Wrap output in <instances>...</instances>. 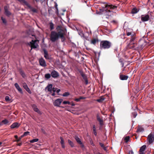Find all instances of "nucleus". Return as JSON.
<instances>
[{"mask_svg": "<svg viewBox=\"0 0 154 154\" xmlns=\"http://www.w3.org/2000/svg\"><path fill=\"white\" fill-rule=\"evenodd\" d=\"M68 142L71 147H73L74 146V144L73 142L70 140H68Z\"/></svg>", "mask_w": 154, "mask_h": 154, "instance_id": "obj_29", "label": "nucleus"}, {"mask_svg": "<svg viewBox=\"0 0 154 154\" xmlns=\"http://www.w3.org/2000/svg\"><path fill=\"white\" fill-rule=\"evenodd\" d=\"M55 95V94L54 93H53V94H52V96H54Z\"/></svg>", "mask_w": 154, "mask_h": 154, "instance_id": "obj_64", "label": "nucleus"}, {"mask_svg": "<svg viewBox=\"0 0 154 154\" xmlns=\"http://www.w3.org/2000/svg\"><path fill=\"white\" fill-rule=\"evenodd\" d=\"M117 8V6L111 5H108L106 3V15L110 16L112 14V12L111 9H113Z\"/></svg>", "mask_w": 154, "mask_h": 154, "instance_id": "obj_4", "label": "nucleus"}, {"mask_svg": "<svg viewBox=\"0 0 154 154\" xmlns=\"http://www.w3.org/2000/svg\"><path fill=\"white\" fill-rule=\"evenodd\" d=\"M52 88V85L51 84H48L46 87L45 89L47 90L48 91L51 92Z\"/></svg>", "mask_w": 154, "mask_h": 154, "instance_id": "obj_22", "label": "nucleus"}, {"mask_svg": "<svg viewBox=\"0 0 154 154\" xmlns=\"http://www.w3.org/2000/svg\"><path fill=\"white\" fill-rule=\"evenodd\" d=\"M21 138H18V139H17V140L16 141L17 142H18L19 141H20V140H21Z\"/></svg>", "mask_w": 154, "mask_h": 154, "instance_id": "obj_56", "label": "nucleus"}, {"mask_svg": "<svg viewBox=\"0 0 154 154\" xmlns=\"http://www.w3.org/2000/svg\"><path fill=\"white\" fill-rule=\"evenodd\" d=\"M148 139L149 143H152L154 140V135L153 134H150L148 136Z\"/></svg>", "mask_w": 154, "mask_h": 154, "instance_id": "obj_13", "label": "nucleus"}, {"mask_svg": "<svg viewBox=\"0 0 154 154\" xmlns=\"http://www.w3.org/2000/svg\"><path fill=\"white\" fill-rule=\"evenodd\" d=\"M5 100L7 102L9 101L10 100L9 99V97L8 96H6L5 97Z\"/></svg>", "mask_w": 154, "mask_h": 154, "instance_id": "obj_44", "label": "nucleus"}, {"mask_svg": "<svg viewBox=\"0 0 154 154\" xmlns=\"http://www.w3.org/2000/svg\"><path fill=\"white\" fill-rule=\"evenodd\" d=\"M63 104H70V102L69 101H64L63 102Z\"/></svg>", "mask_w": 154, "mask_h": 154, "instance_id": "obj_45", "label": "nucleus"}, {"mask_svg": "<svg viewBox=\"0 0 154 154\" xmlns=\"http://www.w3.org/2000/svg\"><path fill=\"white\" fill-rule=\"evenodd\" d=\"M38 141V139L37 138H35L33 139L32 140H30V142L31 143H33L35 142H37Z\"/></svg>", "mask_w": 154, "mask_h": 154, "instance_id": "obj_39", "label": "nucleus"}, {"mask_svg": "<svg viewBox=\"0 0 154 154\" xmlns=\"http://www.w3.org/2000/svg\"><path fill=\"white\" fill-rule=\"evenodd\" d=\"M127 35L128 36L130 35H131L132 36V35H133V34H132V33L131 32H127Z\"/></svg>", "mask_w": 154, "mask_h": 154, "instance_id": "obj_48", "label": "nucleus"}, {"mask_svg": "<svg viewBox=\"0 0 154 154\" xmlns=\"http://www.w3.org/2000/svg\"><path fill=\"white\" fill-rule=\"evenodd\" d=\"M144 130V128L143 127L139 125L137 127L136 132L137 133L141 132H143Z\"/></svg>", "mask_w": 154, "mask_h": 154, "instance_id": "obj_21", "label": "nucleus"}, {"mask_svg": "<svg viewBox=\"0 0 154 154\" xmlns=\"http://www.w3.org/2000/svg\"><path fill=\"white\" fill-rule=\"evenodd\" d=\"M37 41V40H32V41L29 42V45L31 47V50L33 48H37V47L38 46V45L36 44V42Z\"/></svg>", "mask_w": 154, "mask_h": 154, "instance_id": "obj_5", "label": "nucleus"}, {"mask_svg": "<svg viewBox=\"0 0 154 154\" xmlns=\"http://www.w3.org/2000/svg\"><path fill=\"white\" fill-rule=\"evenodd\" d=\"M1 19L3 23L5 24H6L7 23V21L6 19L2 17H1Z\"/></svg>", "mask_w": 154, "mask_h": 154, "instance_id": "obj_34", "label": "nucleus"}, {"mask_svg": "<svg viewBox=\"0 0 154 154\" xmlns=\"http://www.w3.org/2000/svg\"><path fill=\"white\" fill-rule=\"evenodd\" d=\"M14 137L15 139H16L17 140V139H18V137L17 135H15L14 136Z\"/></svg>", "mask_w": 154, "mask_h": 154, "instance_id": "obj_59", "label": "nucleus"}, {"mask_svg": "<svg viewBox=\"0 0 154 154\" xmlns=\"http://www.w3.org/2000/svg\"><path fill=\"white\" fill-rule=\"evenodd\" d=\"M119 62H120V63H123V59H122V58H120V59H119Z\"/></svg>", "mask_w": 154, "mask_h": 154, "instance_id": "obj_55", "label": "nucleus"}, {"mask_svg": "<svg viewBox=\"0 0 154 154\" xmlns=\"http://www.w3.org/2000/svg\"><path fill=\"white\" fill-rule=\"evenodd\" d=\"M128 78V76L123 74H121L119 75V78L121 80H127Z\"/></svg>", "mask_w": 154, "mask_h": 154, "instance_id": "obj_18", "label": "nucleus"}, {"mask_svg": "<svg viewBox=\"0 0 154 154\" xmlns=\"http://www.w3.org/2000/svg\"><path fill=\"white\" fill-rule=\"evenodd\" d=\"M5 13L6 16L9 17L11 15V13L8 10L7 6H5L4 7Z\"/></svg>", "mask_w": 154, "mask_h": 154, "instance_id": "obj_17", "label": "nucleus"}, {"mask_svg": "<svg viewBox=\"0 0 154 154\" xmlns=\"http://www.w3.org/2000/svg\"><path fill=\"white\" fill-rule=\"evenodd\" d=\"M23 88L26 90L29 94H31L32 92L29 88L28 86L26 83L23 84Z\"/></svg>", "mask_w": 154, "mask_h": 154, "instance_id": "obj_16", "label": "nucleus"}, {"mask_svg": "<svg viewBox=\"0 0 154 154\" xmlns=\"http://www.w3.org/2000/svg\"><path fill=\"white\" fill-rule=\"evenodd\" d=\"M20 3L26 5L31 11L33 13H37L38 10L31 6L30 4L25 0H17Z\"/></svg>", "mask_w": 154, "mask_h": 154, "instance_id": "obj_2", "label": "nucleus"}, {"mask_svg": "<svg viewBox=\"0 0 154 154\" xmlns=\"http://www.w3.org/2000/svg\"><path fill=\"white\" fill-rule=\"evenodd\" d=\"M2 123H3L4 124H7L8 123V121L6 119L2 120L1 122Z\"/></svg>", "mask_w": 154, "mask_h": 154, "instance_id": "obj_38", "label": "nucleus"}, {"mask_svg": "<svg viewBox=\"0 0 154 154\" xmlns=\"http://www.w3.org/2000/svg\"><path fill=\"white\" fill-rule=\"evenodd\" d=\"M100 47L101 49H105L106 48V41H102L101 42Z\"/></svg>", "mask_w": 154, "mask_h": 154, "instance_id": "obj_15", "label": "nucleus"}, {"mask_svg": "<svg viewBox=\"0 0 154 154\" xmlns=\"http://www.w3.org/2000/svg\"><path fill=\"white\" fill-rule=\"evenodd\" d=\"M60 89H58L57 91V93H58L60 92Z\"/></svg>", "mask_w": 154, "mask_h": 154, "instance_id": "obj_60", "label": "nucleus"}, {"mask_svg": "<svg viewBox=\"0 0 154 154\" xmlns=\"http://www.w3.org/2000/svg\"><path fill=\"white\" fill-rule=\"evenodd\" d=\"M51 74L49 73H47L45 75V79H48L50 78L51 77Z\"/></svg>", "mask_w": 154, "mask_h": 154, "instance_id": "obj_31", "label": "nucleus"}, {"mask_svg": "<svg viewBox=\"0 0 154 154\" xmlns=\"http://www.w3.org/2000/svg\"><path fill=\"white\" fill-rule=\"evenodd\" d=\"M61 145L62 147V148H65V146L64 144H62Z\"/></svg>", "mask_w": 154, "mask_h": 154, "instance_id": "obj_57", "label": "nucleus"}, {"mask_svg": "<svg viewBox=\"0 0 154 154\" xmlns=\"http://www.w3.org/2000/svg\"><path fill=\"white\" fill-rule=\"evenodd\" d=\"M49 26L50 31L54 29V24L52 22H51L49 23Z\"/></svg>", "mask_w": 154, "mask_h": 154, "instance_id": "obj_26", "label": "nucleus"}, {"mask_svg": "<svg viewBox=\"0 0 154 154\" xmlns=\"http://www.w3.org/2000/svg\"><path fill=\"white\" fill-rule=\"evenodd\" d=\"M97 120L99 122L100 127L103 125V120L99 117V116H97Z\"/></svg>", "mask_w": 154, "mask_h": 154, "instance_id": "obj_24", "label": "nucleus"}, {"mask_svg": "<svg viewBox=\"0 0 154 154\" xmlns=\"http://www.w3.org/2000/svg\"><path fill=\"white\" fill-rule=\"evenodd\" d=\"M74 100L76 102H79V101H80V100L79 98H76Z\"/></svg>", "mask_w": 154, "mask_h": 154, "instance_id": "obj_49", "label": "nucleus"}, {"mask_svg": "<svg viewBox=\"0 0 154 154\" xmlns=\"http://www.w3.org/2000/svg\"><path fill=\"white\" fill-rule=\"evenodd\" d=\"M97 120L99 122L100 127L103 125V120L99 117V116H97Z\"/></svg>", "mask_w": 154, "mask_h": 154, "instance_id": "obj_23", "label": "nucleus"}, {"mask_svg": "<svg viewBox=\"0 0 154 154\" xmlns=\"http://www.w3.org/2000/svg\"><path fill=\"white\" fill-rule=\"evenodd\" d=\"M57 31H52L50 34V40L52 42H54L58 40L59 38L62 41L65 39V35L67 32L66 29L65 28H62L59 26H57L56 28Z\"/></svg>", "mask_w": 154, "mask_h": 154, "instance_id": "obj_1", "label": "nucleus"}, {"mask_svg": "<svg viewBox=\"0 0 154 154\" xmlns=\"http://www.w3.org/2000/svg\"><path fill=\"white\" fill-rule=\"evenodd\" d=\"M29 131H26L25 132L24 134H23L25 136H27V135H29Z\"/></svg>", "mask_w": 154, "mask_h": 154, "instance_id": "obj_46", "label": "nucleus"}, {"mask_svg": "<svg viewBox=\"0 0 154 154\" xmlns=\"http://www.w3.org/2000/svg\"><path fill=\"white\" fill-rule=\"evenodd\" d=\"M69 95V93L68 92H65L64 93L63 96L64 97H67Z\"/></svg>", "mask_w": 154, "mask_h": 154, "instance_id": "obj_43", "label": "nucleus"}, {"mask_svg": "<svg viewBox=\"0 0 154 154\" xmlns=\"http://www.w3.org/2000/svg\"><path fill=\"white\" fill-rule=\"evenodd\" d=\"M56 88H52V91H53V92H55L56 91Z\"/></svg>", "mask_w": 154, "mask_h": 154, "instance_id": "obj_52", "label": "nucleus"}, {"mask_svg": "<svg viewBox=\"0 0 154 154\" xmlns=\"http://www.w3.org/2000/svg\"><path fill=\"white\" fill-rule=\"evenodd\" d=\"M99 11H97V13L99 14H103L106 13V4L104 5V6L102 7L101 8H100Z\"/></svg>", "mask_w": 154, "mask_h": 154, "instance_id": "obj_6", "label": "nucleus"}, {"mask_svg": "<svg viewBox=\"0 0 154 154\" xmlns=\"http://www.w3.org/2000/svg\"><path fill=\"white\" fill-rule=\"evenodd\" d=\"M139 152H140L139 154H144L143 152H140L139 151Z\"/></svg>", "mask_w": 154, "mask_h": 154, "instance_id": "obj_62", "label": "nucleus"}, {"mask_svg": "<svg viewBox=\"0 0 154 154\" xmlns=\"http://www.w3.org/2000/svg\"><path fill=\"white\" fill-rule=\"evenodd\" d=\"M106 31H108V32H106V34H109L111 32V31L110 30H108L106 29Z\"/></svg>", "mask_w": 154, "mask_h": 154, "instance_id": "obj_51", "label": "nucleus"}, {"mask_svg": "<svg viewBox=\"0 0 154 154\" xmlns=\"http://www.w3.org/2000/svg\"><path fill=\"white\" fill-rule=\"evenodd\" d=\"M99 40L97 38H94L92 39L91 41V43L94 45H95L98 42Z\"/></svg>", "mask_w": 154, "mask_h": 154, "instance_id": "obj_25", "label": "nucleus"}, {"mask_svg": "<svg viewBox=\"0 0 154 154\" xmlns=\"http://www.w3.org/2000/svg\"><path fill=\"white\" fill-rule=\"evenodd\" d=\"M99 144L105 151L106 150V147H105L104 144L101 143H99Z\"/></svg>", "mask_w": 154, "mask_h": 154, "instance_id": "obj_40", "label": "nucleus"}, {"mask_svg": "<svg viewBox=\"0 0 154 154\" xmlns=\"http://www.w3.org/2000/svg\"><path fill=\"white\" fill-rule=\"evenodd\" d=\"M79 98L80 100L82 99H85L86 98L85 97H80Z\"/></svg>", "mask_w": 154, "mask_h": 154, "instance_id": "obj_53", "label": "nucleus"}, {"mask_svg": "<svg viewBox=\"0 0 154 154\" xmlns=\"http://www.w3.org/2000/svg\"><path fill=\"white\" fill-rule=\"evenodd\" d=\"M105 99V98L103 96L101 97L97 100V101L99 102H102Z\"/></svg>", "mask_w": 154, "mask_h": 154, "instance_id": "obj_33", "label": "nucleus"}, {"mask_svg": "<svg viewBox=\"0 0 154 154\" xmlns=\"http://www.w3.org/2000/svg\"><path fill=\"white\" fill-rule=\"evenodd\" d=\"M63 100L61 99H57L55 100L53 103V104L54 106L60 107L61 103L63 101Z\"/></svg>", "mask_w": 154, "mask_h": 154, "instance_id": "obj_7", "label": "nucleus"}, {"mask_svg": "<svg viewBox=\"0 0 154 154\" xmlns=\"http://www.w3.org/2000/svg\"><path fill=\"white\" fill-rule=\"evenodd\" d=\"M41 131L44 134H45L46 133L45 130L42 128L41 129Z\"/></svg>", "mask_w": 154, "mask_h": 154, "instance_id": "obj_50", "label": "nucleus"}, {"mask_svg": "<svg viewBox=\"0 0 154 154\" xmlns=\"http://www.w3.org/2000/svg\"><path fill=\"white\" fill-rule=\"evenodd\" d=\"M125 67H124L123 68V69L122 70V73H124V71H125Z\"/></svg>", "mask_w": 154, "mask_h": 154, "instance_id": "obj_58", "label": "nucleus"}, {"mask_svg": "<svg viewBox=\"0 0 154 154\" xmlns=\"http://www.w3.org/2000/svg\"><path fill=\"white\" fill-rule=\"evenodd\" d=\"M129 154H134V152L132 150L130 151L129 152Z\"/></svg>", "mask_w": 154, "mask_h": 154, "instance_id": "obj_54", "label": "nucleus"}, {"mask_svg": "<svg viewBox=\"0 0 154 154\" xmlns=\"http://www.w3.org/2000/svg\"><path fill=\"white\" fill-rule=\"evenodd\" d=\"M43 51L44 53V57L47 59H50V57L48 54L47 51L45 49H43Z\"/></svg>", "mask_w": 154, "mask_h": 154, "instance_id": "obj_19", "label": "nucleus"}, {"mask_svg": "<svg viewBox=\"0 0 154 154\" xmlns=\"http://www.w3.org/2000/svg\"><path fill=\"white\" fill-rule=\"evenodd\" d=\"M14 86L19 92L21 94L23 93L22 89L20 87L19 85L17 83H15L14 84Z\"/></svg>", "mask_w": 154, "mask_h": 154, "instance_id": "obj_20", "label": "nucleus"}, {"mask_svg": "<svg viewBox=\"0 0 154 154\" xmlns=\"http://www.w3.org/2000/svg\"><path fill=\"white\" fill-rule=\"evenodd\" d=\"M138 11L137 9L136 8H133L131 11V13L132 14H134L137 13Z\"/></svg>", "mask_w": 154, "mask_h": 154, "instance_id": "obj_28", "label": "nucleus"}, {"mask_svg": "<svg viewBox=\"0 0 154 154\" xmlns=\"http://www.w3.org/2000/svg\"><path fill=\"white\" fill-rule=\"evenodd\" d=\"M93 132L94 135L96 136L97 134L96 130L95 127V125H94L93 127Z\"/></svg>", "mask_w": 154, "mask_h": 154, "instance_id": "obj_36", "label": "nucleus"}, {"mask_svg": "<svg viewBox=\"0 0 154 154\" xmlns=\"http://www.w3.org/2000/svg\"><path fill=\"white\" fill-rule=\"evenodd\" d=\"M149 19V16L148 14L143 15L141 17V20L143 22L148 21Z\"/></svg>", "mask_w": 154, "mask_h": 154, "instance_id": "obj_9", "label": "nucleus"}, {"mask_svg": "<svg viewBox=\"0 0 154 154\" xmlns=\"http://www.w3.org/2000/svg\"><path fill=\"white\" fill-rule=\"evenodd\" d=\"M135 37L134 34H133V35H132L131 38L130 40V42H134V41L135 40Z\"/></svg>", "mask_w": 154, "mask_h": 154, "instance_id": "obj_37", "label": "nucleus"}, {"mask_svg": "<svg viewBox=\"0 0 154 154\" xmlns=\"http://www.w3.org/2000/svg\"><path fill=\"white\" fill-rule=\"evenodd\" d=\"M146 148V146L145 145H144L142 146L140 149L139 151L140 152H143L145 150Z\"/></svg>", "mask_w": 154, "mask_h": 154, "instance_id": "obj_30", "label": "nucleus"}, {"mask_svg": "<svg viewBox=\"0 0 154 154\" xmlns=\"http://www.w3.org/2000/svg\"><path fill=\"white\" fill-rule=\"evenodd\" d=\"M144 47V45H141L139 46H137V44L135 42H130L129 44L128 45V48L134 49V50H137V48L140 49H142Z\"/></svg>", "mask_w": 154, "mask_h": 154, "instance_id": "obj_3", "label": "nucleus"}, {"mask_svg": "<svg viewBox=\"0 0 154 154\" xmlns=\"http://www.w3.org/2000/svg\"><path fill=\"white\" fill-rule=\"evenodd\" d=\"M75 138L78 143L79 144H82V142L80 139L77 136H75Z\"/></svg>", "mask_w": 154, "mask_h": 154, "instance_id": "obj_27", "label": "nucleus"}, {"mask_svg": "<svg viewBox=\"0 0 154 154\" xmlns=\"http://www.w3.org/2000/svg\"><path fill=\"white\" fill-rule=\"evenodd\" d=\"M129 137L127 136L124 138V140L125 141V142L127 143L129 141Z\"/></svg>", "mask_w": 154, "mask_h": 154, "instance_id": "obj_42", "label": "nucleus"}, {"mask_svg": "<svg viewBox=\"0 0 154 154\" xmlns=\"http://www.w3.org/2000/svg\"><path fill=\"white\" fill-rule=\"evenodd\" d=\"M60 139L61 140V141H60L61 144H64V140H63V137H60Z\"/></svg>", "mask_w": 154, "mask_h": 154, "instance_id": "obj_41", "label": "nucleus"}, {"mask_svg": "<svg viewBox=\"0 0 154 154\" xmlns=\"http://www.w3.org/2000/svg\"><path fill=\"white\" fill-rule=\"evenodd\" d=\"M24 136H25L23 134V135H22L21 136V137L20 138H22Z\"/></svg>", "mask_w": 154, "mask_h": 154, "instance_id": "obj_61", "label": "nucleus"}, {"mask_svg": "<svg viewBox=\"0 0 154 154\" xmlns=\"http://www.w3.org/2000/svg\"><path fill=\"white\" fill-rule=\"evenodd\" d=\"M40 65L43 67H45L47 65L45 60L43 58H41L39 60Z\"/></svg>", "mask_w": 154, "mask_h": 154, "instance_id": "obj_12", "label": "nucleus"}, {"mask_svg": "<svg viewBox=\"0 0 154 154\" xmlns=\"http://www.w3.org/2000/svg\"><path fill=\"white\" fill-rule=\"evenodd\" d=\"M22 144V143H18V144H17V145L18 146H20Z\"/></svg>", "mask_w": 154, "mask_h": 154, "instance_id": "obj_63", "label": "nucleus"}, {"mask_svg": "<svg viewBox=\"0 0 154 154\" xmlns=\"http://www.w3.org/2000/svg\"><path fill=\"white\" fill-rule=\"evenodd\" d=\"M20 125V124L19 123L15 122L12 124L10 126V127L12 129L17 128Z\"/></svg>", "mask_w": 154, "mask_h": 154, "instance_id": "obj_14", "label": "nucleus"}, {"mask_svg": "<svg viewBox=\"0 0 154 154\" xmlns=\"http://www.w3.org/2000/svg\"><path fill=\"white\" fill-rule=\"evenodd\" d=\"M111 45V43L109 41H106V48H109Z\"/></svg>", "mask_w": 154, "mask_h": 154, "instance_id": "obj_32", "label": "nucleus"}, {"mask_svg": "<svg viewBox=\"0 0 154 154\" xmlns=\"http://www.w3.org/2000/svg\"><path fill=\"white\" fill-rule=\"evenodd\" d=\"M32 106L33 109V110L35 112L38 113L39 114H41L42 113L38 109V108L37 106L35 104H33L32 105Z\"/></svg>", "mask_w": 154, "mask_h": 154, "instance_id": "obj_11", "label": "nucleus"}, {"mask_svg": "<svg viewBox=\"0 0 154 154\" xmlns=\"http://www.w3.org/2000/svg\"><path fill=\"white\" fill-rule=\"evenodd\" d=\"M133 117L134 118H135L137 115V113L136 112H134L132 113Z\"/></svg>", "mask_w": 154, "mask_h": 154, "instance_id": "obj_47", "label": "nucleus"}, {"mask_svg": "<svg viewBox=\"0 0 154 154\" xmlns=\"http://www.w3.org/2000/svg\"><path fill=\"white\" fill-rule=\"evenodd\" d=\"M51 75L52 77L54 78H57L59 76L58 72L55 70H53L51 73Z\"/></svg>", "mask_w": 154, "mask_h": 154, "instance_id": "obj_10", "label": "nucleus"}, {"mask_svg": "<svg viewBox=\"0 0 154 154\" xmlns=\"http://www.w3.org/2000/svg\"><path fill=\"white\" fill-rule=\"evenodd\" d=\"M79 72L80 73L81 75L83 77V79L85 82L86 85H87L88 84V81L87 79V76L84 74L83 71L82 70H80Z\"/></svg>", "mask_w": 154, "mask_h": 154, "instance_id": "obj_8", "label": "nucleus"}, {"mask_svg": "<svg viewBox=\"0 0 154 154\" xmlns=\"http://www.w3.org/2000/svg\"><path fill=\"white\" fill-rule=\"evenodd\" d=\"M20 74L23 78H24L25 77L26 75L25 73L22 70H20Z\"/></svg>", "mask_w": 154, "mask_h": 154, "instance_id": "obj_35", "label": "nucleus"}]
</instances>
